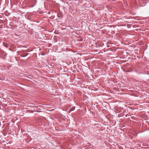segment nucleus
Wrapping results in <instances>:
<instances>
[{
  "label": "nucleus",
  "mask_w": 149,
  "mask_h": 149,
  "mask_svg": "<svg viewBox=\"0 0 149 149\" xmlns=\"http://www.w3.org/2000/svg\"><path fill=\"white\" fill-rule=\"evenodd\" d=\"M3 45L7 47H8V45L6 43H3Z\"/></svg>",
  "instance_id": "2"
},
{
  "label": "nucleus",
  "mask_w": 149,
  "mask_h": 149,
  "mask_svg": "<svg viewBox=\"0 0 149 149\" xmlns=\"http://www.w3.org/2000/svg\"><path fill=\"white\" fill-rule=\"evenodd\" d=\"M28 55V53L26 52H24L21 55V56L22 57H25L26 56Z\"/></svg>",
  "instance_id": "1"
}]
</instances>
